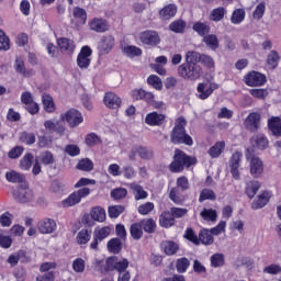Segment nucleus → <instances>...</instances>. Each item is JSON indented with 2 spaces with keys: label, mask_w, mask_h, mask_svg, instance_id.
<instances>
[{
  "label": "nucleus",
  "mask_w": 281,
  "mask_h": 281,
  "mask_svg": "<svg viewBox=\"0 0 281 281\" xmlns=\"http://www.w3.org/2000/svg\"><path fill=\"white\" fill-rule=\"evenodd\" d=\"M103 103L108 109H120V106H122V99L113 92H106L103 98Z\"/></svg>",
  "instance_id": "412c9836"
},
{
  "label": "nucleus",
  "mask_w": 281,
  "mask_h": 281,
  "mask_svg": "<svg viewBox=\"0 0 281 281\" xmlns=\"http://www.w3.org/2000/svg\"><path fill=\"white\" fill-rule=\"evenodd\" d=\"M14 69L16 74H20V76H23L24 78H32L34 76L33 69H26L25 68V60L23 58L18 57L14 63Z\"/></svg>",
  "instance_id": "4be33fe9"
},
{
  "label": "nucleus",
  "mask_w": 281,
  "mask_h": 281,
  "mask_svg": "<svg viewBox=\"0 0 281 281\" xmlns=\"http://www.w3.org/2000/svg\"><path fill=\"white\" fill-rule=\"evenodd\" d=\"M44 128L46 131H49L50 133H56L57 135H65V131L67 128L65 127V124H63L61 121H54V120H47L44 122Z\"/></svg>",
  "instance_id": "dca6fc26"
},
{
  "label": "nucleus",
  "mask_w": 281,
  "mask_h": 281,
  "mask_svg": "<svg viewBox=\"0 0 281 281\" xmlns=\"http://www.w3.org/2000/svg\"><path fill=\"white\" fill-rule=\"evenodd\" d=\"M108 251L110 254H120L122 251V240L120 238H112L108 241Z\"/></svg>",
  "instance_id": "79ce46f5"
},
{
  "label": "nucleus",
  "mask_w": 281,
  "mask_h": 281,
  "mask_svg": "<svg viewBox=\"0 0 281 281\" xmlns=\"http://www.w3.org/2000/svg\"><path fill=\"white\" fill-rule=\"evenodd\" d=\"M191 166H196V157L189 156L181 149H176L173 160L169 166L170 172H183L184 168Z\"/></svg>",
  "instance_id": "f03ea898"
},
{
  "label": "nucleus",
  "mask_w": 281,
  "mask_h": 281,
  "mask_svg": "<svg viewBox=\"0 0 281 281\" xmlns=\"http://www.w3.org/2000/svg\"><path fill=\"white\" fill-rule=\"evenodd\" d=\"M225 14H227V9L223 7H218L216 9H213L210 13V21H213L214 23H218L225 19Z\"/></svg>",
  "instance_id": "473e14b6"
},
{
  "label": "nucleus",
  "mask_w": 281,
  "mask_h": 281,
  "mask_svg": "<svg viewBox=\"0 0 281 281\" xmlns=\"http://www.w3.org/2000/svg\"><path fill=\"white\" fill-rule=\"evenodd\" d=\"M74 19H77L81 25L87 23V11L80 7L74 8L72 10Z\"/></svg>",
  "instance_id": "603ef678"
},
{
  "label": "nucleus",
  "mask_w": 281,
  "mask_h": 281,
  "mask_svg": "<svg viewBox=\"0 0 281 281\" xmlns=\"http://www.w3.org/2000/svg\"><path fill=\"white\" fill-rule=\"evenodd\" d=\"M139 41L140 43H143L144 45H159V43H161V37H159V33H157L156 31H144L139 34Z\"/></svg>",
  "instance_id": "ddd939ff"
},
{
  "label": "nucleus",
  "mask_w": 281,
  "mask_h": 281,
  "mask_svg": "<svg viewBox=\"0 0 281 281\" xmlns=\"http://www.w3.org/2000/svg\"><path fill=\"white\" fill-rule=\"evenodd\" d=\"M189 268H190V259L182 257L177 260L176 269L178 273H186V271H188Z\"/></svg>",
  "instance_id": "4d7b16f0"
},
{
  "label": "nucleus",
  "mask_w": 281,
  "mask_h": 281,
  "mask_svg": "<svg viewBox=\"0 0 281 281\" xmlns=\"http://www.w3.org/2000/svg\"><path fill=\"white\" fill-rule=\"evenodd\" d=\"M91 194V189L83 187L75 192H72L68 198L63 200V207H74V205H78L82 201V199H87Z\"/></svg>",
  "instance_id": "39448f33"
},
{
  "label": "nucleus",
  "mask_w": 281,
  "mask_h": 281,
  "mask_svg": "<svg viewBox=\"0 0 281 281\" xmlns=\"http://www.w3.org/2000/svg\"><path fill=\"white\" fill-rule=\"evenodd\" d=\"M143 100H145V102H147V104L154 109H164V101H156L153 92L145 91V97Z\"/></svg>",
  "instance_id": "a19ab883"
},
{
  "label": "nucleus",
  "mask_w": 281,
  "mask_h": 281,
  "mask_svg": "<svg viewBox=\"0 0 281 281\" xmlns=\"http://www.w3.org/2000/svg\"><path fill=\"white\" fill-rule=\"evenodd\" d=\"M161 249L166 256H175L179 251V244L173 240H165L161 243Z\"/></svg>",
  "instance_id": "cd10ccee"
},
{
  "label": "nucleus",
  "mask_w": 281,
  "mask_h": 281,
  "mask_svg": "<svg viewBox=\"0 0 281 281\" xmlns=\"http://www.w3.org/2000/svg\"><path fill=\"white\" fill-rule=\"evenodd\" d=\"M225 140H218L207 150L211 159H218L225 153Z\"/></svg>",
  "instance_id": "b1692460"
},
{
  "label": "nucleus",
  "mask_w": 281,
  "mask_h": 281,
  "mask_svg": "<svg viewBox=\"0 0 281 281\" xmlns=\"http://www.w3.org/2000/svg\"><path fill=\"white\" fill-rule=\"evenodd\" d=\"M147 85L156 89V91H161V89H164V82L161 81V78H159V76L157 75H150L147 78Z\"/></svg>",
  "instance_id": "c03bdc74"
},
{
  "label": "nucleus",
  "mask_w": 281,
  "mask_h": 281,
  "mask_svg": "<svg viewBox=\"0 0 281 281\" xmlns=\"http://www.w3.org/2000/svg\"><path fill=\"white\" fill-rule=\"evenodd\" d=\"M216 89H218V83L200 82L196 87V95L200 100H207Z\"/></svg>",
  "instance_id": "1a4fd4ad"
},
{
  "label": "nucleus",
  "mask_w": 281,
  "mask_h": 281,
  "mask_svg": "<svg viewBox=\"0 0 281 281\" xmlns=\"http://www.w3.org/2000/svg\"><path fill=\"white\" fill-rule=\"evenodd\" d=\"M166 122V116L162 113L151 112L145 117V123L148 126H162Z\"/></svg>",
  "instance_id": "6ab92c4d"
},
{
  "label": "nucleus",
  "mask_w": 281,
  "mask_h": 281,
  "mask_svg": "<svg viewBox=\"0 0 281 281\" xmlns=\"http://www.w3.org/2000/svg\"><path fill=\"white\" fill-rule=\"evenodd\" d=\"M175 217L170 213V211H165L159 216V225L165 229H170V227H175Z\"/></svg>",
  "instance_id": "393cba45"
},
{
  "label": "nucleus",
  "mask_w": 281,
  "mask_h": 281,
  "mask_svg": "<svg viewBox=\"0 0 281 281\" xmlns=\"http://www.w3.org/2000/svg\"><path fill=\"white\" fill-rule=\"evenodd\" d=\"M254 148H258V150H267L269 148V138L265 136V134H257L250 139Z\"/></svg>",
  "instance_id": "5701e85b"
},
{
  "label": "nucleus",
  "mask_w": 281,
  "mask_h": 281,
  "mask_svg": "<svg viewBox=\"0 0 281 281\" xmlns=\"http://www.w3.org/2000/svg\"><path fill=\"white\" fill-rule=\"evenodd\" d=\"M188 121L183 116H180L176 120L175 127L171 132V142L172 144H186L187 146H192L194 140L192 137L186 133V126Z\"/></svg>",
  "instance_id": "f257e3e1"
},
{
  "label": "nucleus",
  "mask_w": 281,
  "mask_h": 281,
  "mask_svg": "<svg viewBox=\"0 0 281 281\" xmlns=\"http://www.w3.org/2000/svg\"><path fill=\"white\" fill-rule=\"evenodd\" d=\"M123 54L128 56V58H135V56H142V48L133 45H127L122 47Z\"/></svg>",
  "instance_id": "37998d69"
},
{
  "label": "nucleus",
  "mask_w": 281,
  "mask_h": 281,
  "mask_svg": "<svg viewBox=\"0 0 281 281\" xmlns=\"http://www.w3.org/2000/svg\"><path fill=\"white\" fill-rule=\"evenodd\" d=\"M193 31L199 34V36H205L206 34H210V24L204 22H195L193 24Z\"/></svg>",
  "instance_id": "a18cd8bd"
},
{
  "label": "nucleus",
  "mask_w": 281,
  "mask_h": 281,
  "mask_svg": "<svg viewBox=\"0 0 281 281\" xmlns=\"http://www.w3.org/2000/svg\"><path fill=\"white\" fill-rule=\"evenodd\" d=\"M121 175H123L124 179H135L137 177V171L132 166H124L122 168Z\"/></svg>",
  "instance_id": "338daca9"
},
{
  "label": "nucleus",
  "mask_w": 281,
  "mask_h": 281,
  "mask_svg": "<svg viewBox=\"0 0 281 281\" xmlns=\"http://www.w3.org/2000/svg\"><path fill=\"white\" fill-rule=\"evenodd\" d=\"M153 210H155V203L146 202L138 206V214H140L142 216H147V214H150Z\"/></svg>",
  "instance_id": "0e129e2a"
},
{
  "label": "nucleus",
  "mask_w": 281,
  "mask_h": 281,
  "mask_svg": "<svg viewBox=\"0 0 281 281\" xmlns=\"http://www.w3.org/2000/svg\"><path fill=\"white\" fill-rule=\"evenodd\" d=\"M268 128L274 137H281V119L278 116L270 117Z\"/></svg>",
  "instance_id": "a878e982"
},
{
  "label": "nucleus",
  "mask_w": 281,
  "mask_h": 281,
  "mask_svg": "<svg viewBox=\"0 0 281 281\" xmlns=\"http://www.w3.org/2000/svg\"><path fill=\"white\" fill-rule=\"evenodd\" d=\"M57 43L60 52H64L65 54H74V49H76L74 41L63 37L58 40Z\"/></svg>",
  "instance_id": "c756f323"
},
{
  "label": "nucleus",
  "mask_w": 281,
  "mask_h": 281,
  "mask_svg": "<svg viewBox=\"0 0 281 281\" xmlns=\"http://www.w3.org/2000/svg\"><path fill=\"white\" fill-rule=\"evenodd\" d=\"M169 199L173 201L177 205H181L186 199L179 193V190L177 188H172L169 193Z\"/></svg>",
  "instance_id": "e2e57ef3"
},
{
  "label": "nucleus",
  "mask_w": 281,
  "mask_h": 281,
  "mask_svg": "<svg viewBox=\"0 0 281 281\" xmlns=\"http://www.w3.org/2000/svg\"><path fill=\"white\" fill-rule=\"evenodd\" d=\"M130 233L134 240H139L144 236V227L142 226V222H136L131 225Z\"/></svg>",
  "instance_id": "4c0bfd02"
},
{
  "label": "nucleus",
  "mask_w": 281,
  "mask_h": 281,
  "mask_svg": "<svg viewBox=\"0 0 281 281\" xmlns=\"http://www.w3.org/2000/svg\"><path fill=\"white\" fill-rule=\"evenodd\" d=\"M13 199L18 201V203H30L34 201V192L27 187V183H24L13 192Z\"/></svg>",
  "instance_id": "0eeeda50"
},
{
  "label": "nucleus",
  "mask_w": 281,
  "mask_h": 281,
  "mask_svg": "<svg viewBox=\"0 0 281 281\" xmlns=\"http://www.w3.org/2000/svg\"><path fill=\"white\" fill-rule=\"evenodd\" d=\"M128 269V259L120 260L117 257L113 256L105 261V271H117L122 273Z\"/></svg>",
  "instance_id": "6e6552de"
},
{
  "label": "nucleus",
  "mask_w": 281,
  "mask_h": 281,
  "mask_svg": "<svg viewBox=\"0 0 281 281\" xmlns=\"http://www.w3.org/2000/svg\"><path fill=\"white\" fill-rule=\"evenodd\" d=\"M90 216L92 221H98V223H104V221H106V211L101 206H94L90 211Z\"/></svg>",
  "instance_id": "2f4dec72"
},
{
  "label": "nucleus",
  "mask_w": 281,
  "mask_h": 281,
  "mask_svg": "<svg viewBox=\"0 0 281 281\" xmlns=\"http://www.w3.org/2000/svg\"><path fill=\"white\" fill-rule=\"evenodd\" d=\"M56 221L52 218H45L38 222L37 228L41 234H54L56 232Z\"/></svg>",
  "instance_id": "f3484780"
},
{
  "label": "nucleus",
  "mask_w": 281,
  "mask_h": 281,
  "mask_svg": "<svg viewBox=\"0 0 281 281\" xmlns=\"http://www.w3.org/2000/svg\"><path fill=\"white\" fill-rule=\"evenodd\" d=\"M225 265V256L223 254H215L211 256V266L214 268L223 267Z\"/></svg>",
  "instance_id": "69168bd1"
},
{
  "label": "nucleus",
  "mask_w": 281,
  "mask_h": 281,
  "mask_svg": "<svg viewBox=\"0 0 281 281\" xmlns=\"http://www.w3.org/2000/svg\"><path fill=\"white\" fill-rule=\"evenodd\" d=\"M61 122H67L70 128H76V126H80L82 122H85V117H82V113L76 109H70L66 113L60 114Z\"/></svg>",
  "instance_id": "423d86ee"
},
{
  "label": "nucleus",
  "mask_w": 281,
  "mask_h": 281,
  "mask_svg": "<svg viewBox=\"0 0 281 281\" xmlns=\"http://www.w3.org/2000/svg\"><path fill=\"white\" fill-rule=\"evenodd\" d=\"M88 25L89 29L92 30V32H98L99 34L109 31V22L101 18H93L88 22Z\"/></svg>",
  "instance_id": "2eb2a0df"
},
{
  "label": "nucleus",
  "mask_w": 281,
  "mask_h": 281,
  "mask_svg": "<svg viewBox=\"0 0 281 281\" xmlns=\"http://www.w3.org/2000/svg\"><path fill=\"white\" fill-rule=\"evenodd\" d=\"M201 56L202 54L194 50H189L186 54V63L189 65H198V63H201Z\"/></svg>",
  "instance_id": "de8ad7c7"
},
{
  "label": "nucleus",
  "mask_w": 281,
  "mask_h": 281,
  "mask_svg": "<svg viewBox=\"0 0 281 281\" xmlns=\"http://www.w3.org/2000/svg\"><path fill=\"white\" fill-rule=\"evenodd\" d=\"M178 76L183 80H199L203 76V68L199 64H181L178 67Z\"/></svg>",
  "instance_id": "7ed1b4c3"
},
{
  "label": "nucleus",
  "mask_w": 281,
  "mask_h": 281,
  "mask_svg": "<svg viewBox=\"0 0 281 281\" xmlns=\"http://www.w3.org/2000/svg\"><path fill=\"white\" fill-rule=\"evenodd\" d=\"M245 16H247L245 9H235L231 15V23L233 25H240L245 21Z\"/></svg>",
  "instance_id": "e433bc0d"
},
{
  "label": "nucleus",
  "mask_w": 281,
  "mask_h": 281,
  "mask_svg": "<svg viewBox=\"0 0 281 281\" xmlns=\"http://www.w3.org/2000/svg\"><path fill=\"white\" fill-rule=\"evenodd\" d=\"M169 30H171V32H175L176 34H183V32L186 31V22H183L182 20L173 21L169 25Z\"/></svg>",
  "instance_id": "13d9d810"
},
{
  "label": "nucleus",
  "mask_w": 281,
  "mask_h": 281,
  "mask_svg": "<svg viewBox=\"0 0 281 281\" xmlns=\"http://www.w3.org/2000/svg\"><path fill=\"white\" fill-rule=\"evenodd\" d=\"M203 201H216V193L212 189H203L200 192L199 202L203 203Z\"/></svg>",
  "instance_id": "49530a36"
},
{
  "label": "nucleus",
  "mask_w": 281,
  "mask_h": 281,
  "mask_svg": "<svg viewBox=\"0 0 281 281\" xmlns=\"http://www.w3.org/2000/svg\"><path fill=\"white\" fill-rule=\"evenodd\" d=\"M171 216L175 218H183L188 214V209H181V207H171L170 211Z\"/></svg>",
  "instance_id": "774afa93"
},
{
  "label": "nucleus",
  "mask_w": 281,
  "mask_h": 281,
  "mask_svg": "<svg viewBox=\"0 0 281 281\" xmlns=\"http://www.w3.org/2000/svg\"><path fill=\"white\" fill-rule=\"evenodd\" d=\"M32 164H34V155L26 154L20 160V168L22 170H30L32 168Z\"/></svg>",
  "instance_id": "6e6d98bb"
},
{
  "label": "nucleus",
  "mask_w": 281,
  "mask_h": 281,
  "mask_svg": "<svg viewBox=\"0 0 281 281\" xmlns=\"http://www.w3.org/2000/svg\"><path fill=\"white\" fill-rule=\"evenodd\" d=\"M85 269H87L85 259L77 258L72 261V271H75V273H85Z\"/></svg>",
  "instance_id": "bf43d9fd"
},
{
  "label": "nucleus",
  "mask_w": 281,
  "mask_h": 281,
  "mask_svg": "<svg viewBox=\"0 0 281 281\" xmlns=\"http://www.w3.org/2000/svg\"><path fill=\"white\" fill-rule=\"evenodd\" d=\"M245 82L247 87H262L267 82V76L258 71H251L245 76Z\"/></svg>",
  "instance_id": "f8f14e48"
},
{
  "label": "nucleus",
  "mask_w": 281,
  "mask_h": 281,
  "mask_svg": "<svg viewBox=\"0 0 281 281\" xmlns=\"http://www.w3.org/2000/svg\"><path fill=\"white\" fill-rule=\"evenodd\" d=\"M76 168L83 172H91V170H93V161L89 158H83L77 164Z\"/></svg>",
  "instance_id": "864d4df0"
},
{
  "label": "nucleus",
  "mask_w": 281,
  "mask_h": 281,
  "mask_svg": "<svg viewBox=\"0 0 281 281\" xmlns=\"http://www.w3.org/2000/svg\"><path fill=\"white\" fill-rule=\"evenodd\" d=\"M245 156L247 161H250V175L256 179L261 177L265 172V165L260 158L256 157L254 148H247Z\"/></svg>",
  "instance_id": "20e7f679"
},
{
  "label": "nucleus",
  "mask_w": 281,
  "mask_h": 281,
  "mask_svg": "<svg viewBox=\"0 0 281 281\" xmlns=\"http://www.w3.org/2000/svg\"><path fill=\"white\" fill-rule=\"evenodd\" d=\"M91 240V231L83 228L77 234L78 245H87Z\"/></svg>",
  "instance_id": "3c124183"
},
{
  "label": "nucleus",
  "mask_w": 281,
  "mask_h": 281,
  "mask_svg": "<svg viewBox=\"0 0 281 281\" xmlns=\"http://www.w3.org/2000/svg\"><path fill=\"white\" fill-rule=\"evenodd\" d=\"M92 54L91 47L83 46L77 56V66L81 69H89Z\"/></svg>",
  "instance_id": "9b49d317"
},
{
  "label": "nucleus",
  "mask_w": 281,
  "mask_h": 281,
  "mask_svg": "<svg viewBox=\"0 0 281 281\" xmlns=\"http://www.w3.org/2000/svg\"><path fill=\"white\" fill-rule=\"evenodd\" d=\"M202 245H213L214 244V235L211 233L210 229L205 228L202 229L199 234V244Z\"/></svg>",
  "instance_id": "58836bf2"
},
{
  "label": "nucleus",
  "mask_w": 281,
  "mask_h": 281,
  "mask_svg": "<svg viewBox=\"0 0 281 281\" xmlns=\"http://www.w3.org/2000/svg\"><path fill=\"white\" fill-rule=\"evenodd\" d=\"M271 196L273 194L271 191H263L261 194L257 196V199L251 203L252 210H262L271 201Z\"/></svg>",
  "instance_id": "a211bd4d"
},
{
  "label": "nucleus",
  "mask_w": 281,
  "mask_h": 281,
  "mask_svg": "<svg viewBox=\"0 0 281 281\" xmlns=\"http://www.w3.org/2000/svg\"><path fill=\"white\" fill-rule=\"evenodd\" d=\"M5 179L9 183H23L25 186V176L16 171H8L5 173Z\"/></svg>",
  "instance_id": "72a5a7b5"
},
{
  "label": "nucleus",
  "mask_w": 281,
  "mask_h": 281,
  "mask_svg": "<svg viewBox=\"0 0 281 281\" xmlns=\"http://www.w3.org/2000/svg\"><path fill=\"white\" fill-rule=\"evenodd\" d=\"M177 14V7L175 4H168L159 11V18L162 21H170Z\"/></svg>",
  "instance_id": "7c9ffc66"
},
{
  "label": "nucleus",
  "mask_w": 281,
  "mask_h": 281,
  "mask_svg": "<svg viewBox=\"0 0 281 281\" xmlns=\"http://www.w3.org/2000/svg\"><path fill=\"white\" fill-rule=\"evenodd\" d=\"M130 188L134 194L135 201H143L144 199H148V192L144 190V187L140 184L133 182L130 184Z\"/></svg>",
  "instance_id": "bb28decb"
},
{
  "label": "nucleus",
  "mask_w": 281,
  "mask_h": 281,
  "mask_svg": "<svg viewBox=\"0 0 281 281\" xmlns=\"http://www.w3.org/2000/svg\"><path fill=\"white\" fill-rule=\"evenodd\" d=\"M243 160V153L235 151L229 159V169L233 179L240 180V161Z\"/></svg>",
  "instance_id": "9d476101"
},
{
  "label": "nucleus",
  "mask_w": 281,
  "mask_h": 281,
  "mask_svg": "<svg viewBox=\"0 0 281 281\" xmlns=\"http://www.w3.org/2000/svg\"><path fill=\"white\" fill-rule=\"evenodd\" d=\"M115 47V37L113 35H104L99 43L101 54H109Z\"/></svg>",
  "instance_id": "aec40b11"
},
{
  "label": "nucleus",
  "mask_w": 281,
  "mask_h": 281,
  "mask_svg": "<svg viewBox=\"0 0 281 281\" xmlns=\"http://www.w3.org/2000/svg\"><path fill=\"white\" fill-rule=\"evenodd\" d=\"M20 142L22 144H26L27 146H32V144L36 143V136L33 133L23 132L20 135Z\"/></svg>",
  "instance_id": "052dcab7"
},
{
  "label": "nucleus",
  "mask_w": 281,
  "mask_h": 281,
  "mask_svg": "<svg viewBox=\"0 0 281 281\" xmlns=\"http://www.w3.org/2000/svg\"><path fill=\"white\" fill-rule=\"evenodd\" d=\"M280 63V54L276 50H271L267 58V64L270 69H276Z\"/></svg>",
  "instance_id": "5fc2aeb1"
},
{
  "label": "nucleus",
  "mask_w": 281,
  "mask_h": 281,
  "mask_svg": "<svg viewBox=\"0 0 281 281\" xmlns=\"http://www.w3.org/2000/svg\"><path fill=\"white\" fill-rule=\"evenodd\" d=\"M140 225L143 226V232L146 234H155V231L157 229V222L153 218L142 220Z\"/></svg>",
  "instance_id": "ea45409f"
},
{
  "label": "nucleus",
  "mask_w": 281,
  "mask_h": 281,
  "mask_svg": "<svg viewBox=\"0 0 281 281\" xmlns=\"http://www.w3.org/2000/svg\"><path fill=\"white\" fill-rule=\"evenodd\" d=\"M266 10H267V4L265 2L259 3L252 13V19H255L256 21H260V19L265 16Z\"/></svg>",
  "instance_id": "680f3d73"
},
{
  "label": "nucleus",
  "mask_w": 281,
  "mask_h": 281,
  "mask_svg": "<svg viewBox=\"0 0 281 281\" xmlns=\"http://www.w3.org/2000/svg\"><path fill=\"white\" fill-rule=\"evenodd\" d=\"M260 120H261L260 113L252 112L246 117L244 122V126L245 128H247V131H250L251 133H256V131L260 128Z\"/></svg>",
  "instance_id": "4468645a"
},
{
  "label": "nucleus",
  "mask_w": 281,
  "mask_h": 281,
  "mask_svg": "<svg viewBox=\"0 0 281 281\" xmlns=\"http://www.w3.org/2000/svg\"><path fill=\"white\" fill-rule=\"evenodd\" d=\"M203 42L210 49H218V37L215 34H210L203 37Z\"/></svg>",
  "instance_id": "09e8293b"
},
{
  "label": "nucleus",
  "mask_w": 281,
  "mask_h": 281,
  "mask_svg": "<svg viewBox=\"0 0 281 281\" xmlns=\"http://www.w3.org/2000/svg\"><path fill=\"white\" fill-rule=\"evenodd\" d=\"M42 103L46 113H54V111H56V103L54 102V98H52V95L44 93L42 95Z\"/></svg>",
  "instance_id": "c9c22d12"
},
{
  "label": "nucleus",
  "mask_w": 281,
  "mask_h": 281,
  "mask_svg": "<svg viewBox=\"0 0 281 281\" xmlns=\"http://www.w3.org/2000/svg\"><path fill=\"white\" fill-rule=\"evenodd\" d=\"M94 237H97L100 243H102V240H104V238H109V236H111V227L109 226H104V227H98L94 229Z\"/></svg>",
  "instance_id": "8fccbe9b"
},
{
  "label": "nucleus",
  "mask_w": 281,
  "mask_h": 281,
  "mask_svg": "<svg viewBox=\"0 0 281 281\" xmlns=\"http://www.w3.org/2000/svg\"><path fill=\"white\" fill-rule=\"evenodd\" d=\"M258 190H260V182L256 180H251L246 183V194L248 199H254L256 194H258Z\"/></svg>",
  "instance_id": "f704fd0d"
},
{
  "label": "nucleus",
  "mask_w": 281,
  "mask_h": 281,
  "mask_svg": "<svg viewBox=\"0 0 281 281\" xmlns=\"http://www.w3.org/2000/svg\"><path fill=\"white\" fill-rule=\"evenodd\" d=\"M200 216L203 221H206V223H216V221H218V212L214 209L204 207Z\"/></svg>",
  "instance_id": "c85d7f7f"
}]
</instances>
